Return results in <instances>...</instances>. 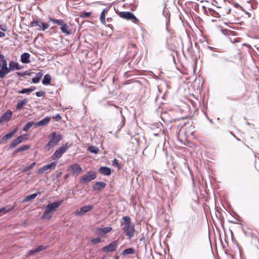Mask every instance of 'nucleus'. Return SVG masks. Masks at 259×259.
Masks as SVG:
<instances>
[{
    "mask_svg": "<svg viewBox=\"0 0 259 259\" xmlns=\"http://www.w3.org/2000/svg\"><path fill=\"white\" fill-rule=\"evenodd\" d=\"M124 222L121 223L122 229L128 237L129 239H131L135 234L134 225L132 223L131 219L128 216L122 218Z\"/></svg>",
    "mask_w": 259,
    "mask_h": 259,
    "instance_id": "1",
    "label": "nucleus"
},
{
    "mask_svg": "<svg viewBox=\"0 0 259 259\" xmlns=\"http://www.w3.org/2000/svg\"><path fill=\"white\" fill-rule=\"evenodd\" d=\"M48 138L50 140L45 146V148L47 150L49 151L62 140V136L59 133L53 132L48 136Z\"/></svg>",
    "mask_w": 259,
    "mask_h": 259,
    "instance_id": "2",
    "label": "nucleus"
},
{
    "mask_svg": "<svg viewBox=\"0 0 259 259\" xmlns=\"http://www.w3.org/2000/svg\"><path fill=\"white\" fill-rule=\"evenodd\" d=\"M68 149V147L66 144L59 147L52 155L51 157L52 159L53 160H56L60 158Z\"/></svg>",
    "mask_w": 259,
    "mask_h": 259,
    "instance_id": "3",
    "label": "nucleus"
},
{
    "mask_svg": "<svg viewBox=\"0 0 259 259\" xmlns=\"http://www.w3.org/2000/svg\"><path fill=\"white\" fill-rule=\"evenodd\" d=\"M96 178V175L92 171H89L79 179V183L81 184H85L95 180Z\"/></svg>",
    "mask_w": 259,
    "mask_h": 259,
    "instance_id": "4",
    "label": "nucleus"
},
{
    "mask_svg": "<svg viewBox=\"0 0 259 259\" xmlns=\"http://www.w3.org/2000/svg\"><path fill=\"white\" fill-rule=\"evenodd\" d=\"M69 170L71 171V175L76 177L80 174L82 169L79 164L75 163L69 167Z\"/></svg>",
    "mask_w": 259,
    "mask_h": 259,
    "instance_id": "5",
    "label": "nucleus"
},
{
    "mask_svg": "<svg viewBox=\"0 0 259 259\" xmlns=\"http://www.w3.org/2000/svg\"><path fill=\"white\" fill-rule=\"evenodd\" d=\"M118 245L117 241H114L109 245L103 247L102 250L105 252H113L115 251Z\"/></svg>",
    "mask_w": 259,
    "mask_h": 259,
    "instance_id": "6",
    "label": "nucleus"
},
{
    "mask_svg": "<svg viewBox=\"0 0 259 259\" xmlns=\"http://www.w3.org/2000/svg\"><path fill=\"white\" fill-rule=\"evenodd\" d=\"M121 18L126 19L127 20H132L134 22L137 21L138 20L136 16L130 12H122L119 14Z\"/></svg>",
    "mask_w": 259,
    "mask_h": 259,
    "instance_id": "7",
    "label": "nucleus"
},
{
    "mask_svg": "<svg viewBox=\"0 0 259 259\" xmlns=\"http://www.w3.org/2000/svg\"><path fill=\"white\" fill-rule=\"evenodd\" d=\"M31 26H37L38 30H45L49 27V25L40 21H33L31 23Z\"/></svg>",
    "mask_w": 259,
    "mask_h": 259,
    "instance_id": "8",
    "label": "nucleus"
},
{
    "mask_svg": "<svg viewBox=\"0 0 259 259\" xmlns=\"http://www.w3.org/2000/svg\"><path fill=\"white\" fill-rule=\"evenodd\" d=\"M2 63V69H0V78H4L9 73V67H8L7 60H3Z\"/></svg>",
    "mask_w": 259,
    "mask_h": 259,
    "instance_id": "9",
    "label": "nucleus"
},
{
    "mask_svg": "<svg viewBox=\"0 0 259 259\" xmlns=\"http://www.w3.org/2000/svg\"><path fill=\"white\" fill-rule=\"evenodd\" d=\"M56 164H57L56 162H53L49 164L44 165V166L39 168L37 170V173L38 174H42L44 172H45L48 170L51 169L52 168H55V166H56Z\"/></svg>",
    "mask_w": 259,
    "mask_h": 259,
    "instance_id": "10",
    "label": "nucleus"
},
{
    "mask_svg": "<svg viewBox=\"0 0 259 259\" xmlns=\"http://www.w3.org/2000/svg\"><path fill=\"white\" fill-rule=\"evenodd\" d=\"M25 135H22L18 137L10 144L9 148L10 149H13L16 147L17 145L22 142V141L25 139Z\"/></svg>",
    "mask_w": 259,
    "mask_h": 259,
    "instance_id": "11",
    "label": "nucleus"
},
{
    "mask_svg": "<svg viewBox=\"0 0 259 259\" xmlns=\"http://www.w3.org/2000/svg\"><path fill=\"white\" fill-rule=\"evenodd\" d=\"M9 73L14 70H19L22 69V67L18 62L11 61L9 64Z\"/></svg>",
    "mask_w": 259,
    "mask_h": 259,
    "instance_id": "12",
    "label": "nucleus"
},
{
    "mask_svg": "<svg viewBox=\"0 0 259 259\" xmlns=\"http://www.w3.org/2000/svg\"><path fill=\"white\" fill-rule=\"evenodd\" d=\"M13 115L12 111L10 110H7L4 113L0 118V123L8 121L11 118Z\"/></svg>",
    "mask_w": 259,
    "mask_h": 259,
    "instance_id": "13",
    "label": "nucleus"
},
{
    "mask_svg": "<svg viewBox=\"0 0 259 259\" xmlns=\"http://www.w3.org/2000/svg\"><path fill=\"white\" fill-rule=\"evenodd\" d=\"M112 230V228L106 227L104 228H98L96 230V234L98 235L102 236L107 234Z\"/></svg>",
    "mask_w": 259,
    "mask_h": 259,
    "instance_id": "14",
    "label": "nucleus"
},
{
    "mask_svg": "<svg viewBox=\"0 0 259 259\" xmlns=\"http://www.w3.org/2000/svg\"><path fill=\"white\" fill-rule=\"evenodd\" d=\"M93 208V206L91 205H85L81 207L80 210H77L75 212L76 215H83L85 213L90 211Z\"/></svg>",
    "mask_w": 259,
    "mask_h": 259,
    "instance_id": "15",
    "label": "nucleus"
},
{
    "mask_svg": "<svg viewBox=\"0 0 259 259\" xmlns=\"http://www.w3.org/2000/svg\"><path fill=\"white\" fill-rule=\"evenodd\" d=\"M63 201V200L55 201L52 203L48 204L47 206L48 207V208H49L54 213L56 211V208L61 205Z\"/></svg>",
    "mask_w": 259,
    "mask_h": 259,
    "instance_id": "16",
    "label": "nucleus"
},
{
    "mask_svg": "<svg viewBox=\"0 0 259 259\" xmlns=\"http://www.w3.org/2000/svg\"><path fill=\"white\" fill-rule=\"evenodd\" d=\"M54 213L49 208H48V207L46 206L45 207V210L43 213L41 218V219H48L50 220L52 217L53 214Z\"/></svg>",
    "mask_w": 259,
    "mask_h": 259,
    "instance_id": "17",
    "label": "nucleus"
},
{
    "mask_svg": "<svg viewBox=\"0 0 259 259\" xmlns=\"http://www.w3.org/2000/svg\"><path fill=\"white\" fill-rule=\"evenodd\" d=\"M18 130L17 128H15L14 130H13L12 132L7 134L5 136H4L2 138V143H5L8 140L11 139L14 135L17 133Z\"/></svg>",
    "mask_w": 259,
    "mask_h": 259,
    "instance_id": "18",
    "label": "nucleus"
},
{
    "mask_svg": "<svg viewBox=\"0 0 259 259\" xmlns=\"http://www.w3.org/2000/svg\"><path fill=\"white\" fill-rule=\"evenodd\" d=\"M106 186V184L104 182H96L93 186V189L95 191H99L104 189Z\"/></svg>",
    "mask_w": 259,
    "mask_h": 259,
    "instance_id": "19",
    "label": "nucleus"
},
{
    "mask_svg": "<svg viewBox=\"0 0 259 259\" xmlns=\"http://www.w3.org/2000/svg\"><path fill=\"white\" fill-rule=\"evenodd\" d=\"M51 120V117H46L43 119L35 123V126H45L47 125Z\"/></svg>",
    "mask_w": 259,
    "mask_h": 259,
    "instance_id": "20",
    "label": "nucleus"
},
{
    "mask_svg": "<svg viewBox=\"0 0 259 259\" xmlns=\"http://www.w3.org/2000/svg\"><path fill=\"white\" fill-rule=\"evenodd\" d=\"M30 54L28 53H23L21 56V61L23 63L27 64L30 62Z\"/></svg>",
    "mask_w": 259,
    "mask_h": 259,
    "instance_id": "21",
    "label": "nucleus"
},
{
    "mask_svg": "<svg viewBox=\"0 0 259 259\" xmlns=\"http://www.w3.org/2000/svg\"><path fill=\"white\" fill-rule=\"evenodd\" d=\"M60 29L62 31V32L65 35H69L71 33L69 27L68 25L66 24L63 23L60 26Z\"/></svg>",
    "mask_w": 259,
    "mask_h": 259,
    "instance_id": "22",
    "label": "nucleus"
},
{
    "mask_svg": "<svg viewBox=\"0 0 259 259\" xmlns=\"http://www.w3.org/2000/svg\"><path fill=\"white\" fill-rule=\"evenodd\" d=\"M99 171L101 174H102L105 176H109L111 174L110 168L109 167H105V166L101 167L99 169Z\"/></svg>",
    "mask_w": 259,
    "mask_h": 259,
    "instance_id": "23",
    "label": "nucleus"
},
{
    "mask_svg": "<svg viewBox=\"0 0 259 259\" xmlns=\"http://www.w3.org/2000/svg\"><path fill=\"white\" fill-rule=\"evenodd\" d=\"M30 146L29 145H23L17 148L15 151L13 152V154L15 155L19 152H21L26 150L29 148Z\"/></svg>",
    "mask_w": 259,
    "mask_h": 259,
    "instance_id": "24",
    "label": "nucleus"
},
{
    "mask_svg": "<svg viewBox=\"0 0 259 259\" xmlns=\"http://www.w3.org/2000/svg\"><path fill=\"white\" fill-rule=\"evenodd\" d=\"M42 76H43V73L42 72H39L37 73L36 76L32 79V81L33 83H38L40 81V80Z\"/></svg>",
    "mask_w": 259,
    "mask_h": 259,
    "instance_id": "25",
    "label": "nucleus"
},
{
    "mask_svg": "<svg viewBox=\"0 0 259 259\" xmlns=\"http://www.w3.org/2000/svg\"><path fill=\"white\" fill-rule=\"evenodd\" d=\"M51 80V76L49 74H46L44 77L42 83L44 85H47L50 83Z\"/></svg>",
    "mask_w": 259,
    "mask_h": 259,
    "instance_id": "26",
    "label": "nucleus"
},
{
    "mask_svg": "<svg viewBox=\"0 0 259 259\" xmlns=\"http://www.w3.org/2000/svg\"><path fill=\"white\" fill-rule=\"evenodd\" d=\"M28 102V100L26 99H24V100H22L21 101L18 102V103L17 105L16 109L17 110H20L22 108L23 106L26 104V103Z\"/></svg>",
    "mask_w": 259,
    "mask_h": 259,
    "instance_id": "27",
    "label": "nucleus"
},
{
    "mask_svg": "<svg viewBox=\"0 0 259 259\" xmlns=\"http://www.w3.org/2000/svg\"><path fill=\"white\" fill-rule=\"evenodd\" d=\"M49 19L51 22H52L53 23L57 24L59 25H60V26L64 23L63 20H57L56 19H54L52 17H49Z\"/></svg>",
    "mask_w": 259,
    "mask_h": 259,
    "instance_id": "28",
    "label": "nucleus"
},
{
    "mask_svg": "<svg viewBox=\"0 0 259 259\" xmlns=\"http://www.w3.org/2000/svg\"><path fill=\"white\" fill-rule=\"evenodd\" d=\"M135 253V249L133 248H129L126 249H124L122 252V254L123 255H125L129 254H134Z\"/></svg>",
    "mask_w": 259,
    "mask_h": 259,
    "instance_id": "29",
    "label": "nucleus"
},
{
    "mask_svg": "<svg viewBox=\"0 0 259 259\" xmlns=\"http://www.w3.org/2000/svg\"><path fill=\"white\" fill-rule=\"evenodd\" d=\"M88 150L91 153H93L95 154L98 153V152L99 151V149L98 148H97L95 146H93L89 147L88 148Z\"/></svg>",
    "mask_w": 259,
    "mask_h": 259,
    "instance_id": "30",
    "label": "nucleus"
},
{
    "mask_svg": "<svg viewBox=\"0 0 259 259\" xmlns=\"http://www.w3.org/2000/svg\"><path fill=\"white\" fill-rule=\"evenodd\" d=\"M38 194H40V193H35V194L28 195L24 199V201H29L32 199H34L38 195Z\"/></svg>",
    "mask_w": 259,
    "mask_h": 259,
    "instance_id": "31",
    "label": "nucleus"
},
{
    "mask_svg": "<svg viewBox=\"0 0 259 259\" xmlns=\"http://www.w3.org/2000/svg\"><path fill=\"white\" fill-rule=\"evenodd\" d=\"M35 124V123L33 121H29L28 122L24 127L23 130L24 131H28L32 125Z\"/></svg>",
    "mask_w": 259,
    "mask_h": 259,
    "instance_id": "32",
    "label": "nucleus"
},
{
    "mask_svg": "<svg viewBox=\"0 0 259 259\" xmlns=\"http://www.w3.org/2000/svg\"><path fill=\"white\" fill-rule=\"evenodd\" d=\"M14 206L10 207L9 208H7L6 207H5L1 208H0V213L3 212V214H5V213L11 211L12 210H13L14 209Z\"/></svg>",
    "mask_w": 259,
    "mask_h": 259,
    "instance_id": "33",
    "label": "nucleus"
},
{
    "mask_svg": "<svg viewBox=\"0 0 259 259\" xmlns=\"http://www.w3.org/2000/svg\"><path fill=\"white\" fill-rule=\"evenodd\" d=\"M36 164V162H34L32 163L30 165L24 166L23 171L25 172L32 169Z\"/></svg>",
    "mask_w": 259,
    "mask_h": 259,
    "instance_id": "34",
    "label": "nucleus"
},
{
    "mask_svg": "<svg viewBox=\"0 0 259 259\" xmlns=\"http://www.w3.org/2000/svg\"><path fill=\"white\" fill-rule=\"evenodd\" d=\"M91 242L93 244H96L101 242V239L100 237L92 239Z\"/></svg>",
    "mask_w": 259,
    "mask_h": 259,
    "instance_id": "35",
    "label": "nucleus"
},
{
    "mask_svg": "<svg viewBox=\"0 0 259 259\" xmlns=\"http://www.w3.org/2000/svg\"><path fill=\"white\" fill-rule=\"evenodd\" d=\"M100 20H101V22L103 24H105L106 23V21H105V14L104 13V11H103L101 13V15H100Z\"/></svg>",
    "mask_w": 259,
    "mask_h": 259,
    "instance_id": "36",
    "label": "nucleus"
},
{
    "mask_svg": "<svg viewBox=\"0 0 259 259\" xmlns=\"http://www.w3.org/2000/svg\"><path fill=\"white\" fill-rule=\"evenodd\" d=\"M91 15V12H83L80 17L82 18H86L89 17Z\"/></svg>",
    "mask_w": 259,
    "mask_h": 259,
    "instance_id": "37",
    "label": "nucleus"
},
{
    "mask_svg": "<svg viewBox=\"0 0 259 259\" xmlns=\"http://www.w3.org/2000/svg\"><path fill=\"white\" fill-rule=\"evenodd\" d=\"M46 248V247L45 246H43V245H40V246H39L38 247H37L35 249V252H39L41 250H42L44 249H45Z\"/></svg>",
    "mask_w": 259,
    "mask_h": 259,
    "instance_id": "38",
    "label": "nucleus"
},
{
    "mask_svg": "<svg viewBox=\"0 0 259 259\" xmlns=\"http://www.w3.org/2000/svg\"><path fill=\"white\" fill-rule=\"evenodd\" d=\"M18 93L19 94H29L28 89H24L23 90H20L18 91Z\"/></svg>",
    "mask_w": 259,
    "mask_h": 259,
    "instance_id": "39",
    "label": "nucleus"
},
{
    "mask_svg": "<svg viewBox=\"0 0 259 259\" xmlns=\"http://www.w3.org/2000/svg\"><path fill=\"white\" fill-rule=\"evenodd\" d=\"M45 94V92L43 91H38L35 93V95L37 97H41L43 96Z\"/></svg>",
    "mask_w": 259,
    "mask_h": 259,
    "instance_id": "40",
    "label": "nucleus"
},
{
    "mask_svg": "<svg viewBox=\"0 0 259 259\" xmlns=\"http://www.w3.org/2000/svg\"><path fill=\"white\" fill-rule=\"evenodd\" d=\"M53 118H56L57 120H59L61 119V117L60 115V114H57V115H56V116L55 117H53Z\"/></svg>",
    "mask_w": 259,
    "mask_h": 259,
    "instance_id": "41",
    "label": "nucleus"
},
{
    "mask_svg": "<svg viewBox=\"0 0 259 259\" xmlns=\"http://www.w3.org/2000/svg\"><path fill=\"white\" fill-rule=\"evenodd\" d=\"M35 87H31L30 88H28L29 93L33 92L35 90Z\"/></svg>",
    "mask_w": 259,
    "mask_h": 259,
    "instance_id": "42",
    "label": "nucleus"
},
{
    "mask_svg": "<svg viewBox=\"0 0 259 259\" xmlns=\"http://www.w3.org/2000/svg\"><path fill=\"white\" fill-rule=\"evenodd\" d=\"M0 59H1V61H3V60H6V59H5V56L3 54H0Z\"/></svg>",
    "mask_w": 259,
    "mask_h": 259,
    "instance_id": "43",
    "label": "nucleus"
},
{
    "mask_svg": "<svg viewBox=\"0 0 259 259\" xmlns=\"http://www.w3.org/2000/svg\"><path fill=\"white\" fill-rule=\"evenodd\" d=\"M34 252H36L35 250H31L28 252V254L32 255Z\"/></svg>",
    "mask_w": 259,
    "mask_h": 259,
    "instance_id": "44",
    "label": "nucleus"
},
{
    "mask_svg": "<svg viewBox=\"0 0 259 259\" xmlns=\"http://www.w3.org/2000/svg\"><path fill=\"white\" fill-rule=\"evenodd\" d=\"M5 33L0 31V38L5 36Z\"/></svg>",
    "mask_w": 259,
    "mask_h": 259,
    "instance_id": "45",
    "label": "nucleus"
},
{
    "mask_svg": "<svg viewBox=\"0 0 259 259\" xmlns=\"http://www.w3.org/2000/svg\"><path fill=\"white\" fill-rule=\"evenodd\" d=\"M0 29L2 30L3 31H6V28L5 26H3L2 25H1L0 26Z\"/></svg>",
    "mask_w": 259,
    "mask_h": 259,
    "instance_id": "46",
    "label": "nucleus"
},
{
    "mask_svg": "<svg viewBox=\"0 0 259 259\" xmlns=\"http://www.w3.org/2000/svg\"><path fill=\"white\" fill-rule=\"evenodd\" d=\"M61 175H62V172H58V173L57 174V175H56V177H57V178H60V177L61 176Z\"/></svg>",
    "mask_w": 259,
    "mask_h": 259,
    "instance_id": "47",
    "label": "nucleus"
},
{
    "mask_svg": "<svg viewBox=\"0 0 259 259\" xmlns=\"http://www.w3.org/2000/svg\"><path fill=\"white\" fill-rule=\"evenodd\" d=\"M136 47V45L134 44H132L131 45H129V47L128 48H135Z\"/></svg>",
    "mask_w": 259,
    "mask_h": 259,
    "instance_id": "48",
    "label": "nucleus"
},
{
    "mask_svg": "<svg viewBox=\"0 0 259 259\" xmlns=\"http://www.w3.org/2000/svg\"><path fill=\"white\" fill-rule=\"evenodd\" d=\"M68 177H69V175L68 174H66L64 176V179L66 180V179H67L68 178Z\"/></svg>",
    "mask_w": 259,
    "mask_h": 259,
    "instance_id": "49",
    "label": "nucleus"
},
{
    "mask_svg": "<svg viewBox=\"0 0 259 259\" xmlns=\"http://www.w3.org/2000/svg\"><path fill=\"white\" fill-rule=\"evenodd\" d=\"M246 124H247V125H250V123H249V122H247Z\"/></svg>",
    "mask_w": 259,
    "mask_h": 259,
    "instance_id": "50",
    "label": "nucleus"
},
{
    "mask_svg": "<svg viewBox=\"0 0 259 259\" xmlns=\"http://www.w3.org/2000/svg\"><path fill=\"white\" fill-rule=\"evenodd\" d=\"M1 65H2L1 62H0V67H1Z\"/></svg>",
    "mask_w": 259,
    "mask_h": 259,
    "instance_id": "51",
    "label": "nucleus"
}]
</instances>
